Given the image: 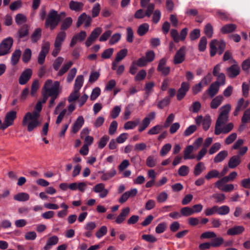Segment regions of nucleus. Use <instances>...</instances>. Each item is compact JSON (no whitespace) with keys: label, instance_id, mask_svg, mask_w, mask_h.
I'll return each instance as SVG.
<instances>
[{"label":"nucleus","instance_id":"obj_39","mask_svg":"<svg viewBox=\"0 0 250 250\" xmlns=\"http://www.w3.org/2000/svg\"><path fill=\"white\" fill-rule=\"evenodd\" d=\"M229 116L219 115L216 122L215 127H221L223 125L225 124L228 121Z\"/></svg>","mask_w":250,"mask_h":250},{"label":"nucleus","instance_id":"obj_58","mask_svg":"<svg viewBox=\"0 0 250 250\" xmlns=\"http://www.w3.org/2000/svg\"><path fill=\"white\" fill-rule=\"evenodd\" d=\"M134 33L132 29L130 27L126 28V41L128 42H132L133 41Z\"/></svg>","mask_w":250,"mask_h":250},{"label":"nucleus","instance_id":"obj_59","mask_svg":"<svg viewBox=\"0 0 250 250\" xmlns=\"http://www.w3.org/2000/svg\"><path fill=\"white\" fill-rule=\"evenodd\" d=\"M207 40L205 37H202L199 42L198 48L200 51H204L207 46Z\"/></svg>","mask_w":250,"mask_h":250},{"label":"nucleus","instance_id":"obj_15","mask_svg":"<svg viewBox=\"0 0 250 250\" xmlns=\"http://www.w3.org/2000/svg\"><path fill=\"white\" fill-rule=\"evenodd\" d=\"M93 190L96 193H99V196L102 198L105 197L109 192L108 190L105 188V186L103 183L96 185L93 188Z\"/></svg>","mask_w":250,"mask_h":250},{"label":"nucleus","instance_id":"obj_18","mask_svg":"<svg viewBox=\"0 0 250 250\" xmlns=\"http://www.w3.org/2000/svg\"><path fill=\"white\" fill-rule=\"evenodd\" d=\"M233 128V124L230 123L225 125L223 127H215L214 134L218 135L221 133L227 134L229 133Z\"/></svg>","mask_w":250,"mask_h":250},{"label":"nucleus","instance_id":"obj_9","mask_svg":"<svg viewBox=\"0 0 250 250\" xmlns=\"http://www.w3.org/2000/svg\"><path fill=\"white\" fill-rule=\"evenodd\" d=\"M167 62V59L163 58L161 59L159 62L157 68L158 71L161 73V75L164 76H167L170 71L169 66H166Z\"/></svg>","mask_w":250,"mask_h":250},{"label":"nucleus","instance_id":"obj_7","mask_svg":"<svg viewBox=\"0 0 250 250\" xmlns=\"http://www.w3.org/2000/svg\"><path fill=\"white\" fill-rule=\"evenodd\" d=\"M220 86L218 84V82H213L212 83L208 88L206 91L202 96V99L204 100H206L207 98V95H208L210 98H213L219 92Z\"/></svg>","mask_w":250,"mask_h":250},{"label":"nucleus","instance_id":"obj_52","mask_svg":"<svg viewBox=\"0 0 250 250\" xmlns=\"http://www.w3.org/2000/svg\"><path fill=\"white\" fill-rule=\"evenodd\" d=\"M156 158L154 156H148L146 160V165L149 167H153L156 164Z\"/></svg>","mask_w":250,"mask_h":250},{"label":"nucleus","instance_id":"obj_46","mask_svg":"<svg viewBox=\"0 0 250 250\" xmlns=\"http://www.w3.org/2000/svg\"><path fill=\"white\" fill-rule=\"evenodd\" d=\"M31 55H32V51H31V49L29 48H26L24 50V51L23 53V55H22V61L25 63L28 62L31 59Z\"/></svg>","mask_w":250,"mask_h":250},{"label":"nucleus","instance_id":"obj_38","mask_svg":"<svg viewBox=\"0 0 250 250\" xmlns=\"http://www.w3.org/2000/svg\"><path fill=\"white\" fill-rule=\"evenodd\" d=\"M103 174L101 177V179L102 181H107L114 176L116 174V171L115 169H111L110 171L104 173L101 172Z\"/></svg>","mask_w":250,"mask_h":250},{"label":"nucleus","instance_id":"obj_53","mask_svg":"<svg viewBox=\"0 0 250 250\" xmlns=\"http://www.w3.org/2000/svg\"><path fill=\"white\" fill-rule=\"evenodd\" d=\"M163 129V126L161 125H157L151 128L148 131V134L149 135H155L158 134Z\"/></svg>","mask_w":250,"mask_h":250},{"label":"nucleus","instance_id":"obj_20","mask_svg":"<svg viewBox=\"0 0 250 250\" xmlns=\"http://www.w3.org/2000/svg\"><path fill=\"white\" fill-rule=\"evenodd\" d=\"M29 34V27L27 25L25 24L20 27L17 34L15 35V37L20 40L26 37H27Z\"/></svg>","mask_w":250,"mask_h":250},{"label":"nucleus","instance_id":"obj_60","mask_svg":"<svg viewBox=\"0 0 250 250\" xmlns=\"http://www.w3.org/2000/svg\"><path fill=\"white\" fill-rule=\"evenodd\" d=\"M168 198V195L165 191H163L159 193L156 199L158 203H163L165 202Z\"/></svg>","mask_w":250,"mask_h":250},{"label":"nucleus","instance_id":"obj_30","mask_svg":"<svg viewBox=\"0 0 250 250\" xmlns=\"http://www.w3.org/2000/svg\"><path fill=\"white\" fill-rule=\"evenodd\" d=\"M193 146L189 145L187 146L184 152V158L185 160L192 159L195 158L194 155H190L193 151Z\"/></svg>","mask_w":250,"mask_h":250},{"label":"nucleus","instance_id":"obj_47","mask_svg":"<svg viewBox=\"0 0 250 250\" xmlns=\"http://www.w3.org/2000/svg\"><path fill=\"white\" fill-rule=\"evenodd\" d=\"M216 177H220V175L219 172L216 169L209 171L205 176V178L208 180Z\"/></svg>","mask_w":250,"mask_h":250},{"label":"nucleus","instance_id":"obj_50","mask_svg":"<svg viewBox=\"0 0 250 250\" xmlns=\"http://www.w3.org/2000/svg\"><path fill=\"white\" fill-rule=\"evenodd\" d=\"M127 49H123L117 53L115 60H116V62H120L127 55Z\"/></svg>","mask_w":250,"mask_h":250},{"label":"nucleus","instance_id":"obj_55","mask_svg":"<svg viewBox=\"0 0 250 250\" xmlns=\"http://www.w3.org/2000/svg\"><path fill=\"white\" fill-rule=\"evenodd\" d=\"M211 120L209 116H206L203 119V127L205 130L207 131L210 127Z\"/></svg>","mask_w":250,"mask_h":250},{"label":"nucleus","instance_id":"obj_48","mask_svg":"<svg viewBox=\"0 0 250 250\" xmlns=\"http://www.w3.org/2000/svg\"><path fill=\"white\" fill-rule=\"evenodd\" d=\"M73 64L72 62L69 61L67 62L66 63L64 64L58 73V76H61L65 73L70 68V67Z\"/></svg>","mask_w":250,"mask_h":250},{"label":"nucleus","instance_id":"obj_2","mask_svg":"<svg viewBox=\"0 0 250 250\" xmlns=\"http://www.w3.org/2000/svg\"><path fill=\"white\" fill-rule=\"evenodd\" d=\"M66 16L65 12H61L60 13L54 10L51 9L46 18L45 26L46 28H49L50 30H54L58 25L62 19Z\"/></svg>","mask_w":250,"mask_h":250},{"label":"nucleus","instance_id":"obj_44","mask_svg":"<svg viewBox=\"0 0 250 250\" xmlns=\"http://www.w3.org/2000/svg\"><path fill=\"white\" fill-rule=\"evenodd\" d=\"M83 75H79L75 80L74 89L79 91L83 84Z\"/></svg>","mask_w":250,"mask_h":250},{"label":"nucleus","instance_id":"obj_27","mask_svg":"<svg viewBox=\"0 0 250 250\" xmlns=\"http://www.w3.org/2000/svg\"><path fill=\"white\" fill-rule=\"evenodd\" d=\"M59 240V237L56 235L49 237L47 240L45 246L43 247V250H49L51 246L58 243Z\"/></svg>","mask_w":250,"mask_h":250},{"label":"nucleus","instance_id":"obj_26","mask_svg":"<svg viewBox=\"0 0 250 250\" xmlns=\"http://www.w3.org/2000/svg\"><path fill=\"white\" fill-rule=\"evenodd\" d=\"M84 124V119L83 116H79L77 119L76 121L75 122L72 129V132L74 133H76L79 131V130L81 129L82 126Z\"/></svg>","mask_w":250,"mask_h":250},{"label":"nucleus","instance_id":"obj_12","mask_svg":"<svg viewBox=\"0 0 250 250\" xmlns=\"http://www.w3.org/2000/svg\"><path fill=\"white\" fill-rule=\"evenodd\" d=\"M190 88V84L188 82H183L179 88L177 94V99L178 101L182 100L186 95Z\"/></svg>","mask_w":250,"mask_h":250},{"label":"nucleus","instance_id":"obj_17","mask_svg":"<svg viewBox=\"0 0 250 250\" xmlns=\"http://www.w3.org/2000/svg\"><path fill=\"white\" fill-rule=\"evenodd\" d=\"M52 85V81L51 80H47L44 83L43 89L44 91L42 92V95L43 98L42 100L39 101L41 102V104H44L46 102L49 96V93L47 91V88H51Z\"/></svg>","mask_w":250,"mask_h":250},{"label":"nucleus","instance_id":"obj_56","mask_svg":"<svg viewBox=\"0 0 250 250\" xmlns=\"http://www.w3.org/2000/svg\"><path fill=\"white\" fill-rule=\"evenodd\" d=\"M241 122L244 124L250 122V108L245 111L241 119Z\"/></svg>","mask_w":250,"mask_h":250},{"label":"nucleus","instance_id":"obj_34","mask_svg":"<svg viewBox=\"0 0 250 250\" xmlns=\"http://www.w3.org/2000/svg\"><path fill=\"white\" fill-rule=\"evenodd\" d=\"M66 34L64 31H60L57 34L54 44L61 46L62 43L66 38Z\"/></svg>","mask_w":250,"mask_h":250},{"label":"nucleus","instance_id":"obj_22","mask_svg":"<svg viewBox=\"0 0 250 250\" xmlns=\"http://www.w3.org/2000/svg\"><path fill=\"white\" fill-rule=\"evenodd\" d=\"M86 36V33L84 31H81L79 34L75 35L71 39L70 46L71 47L74 46L79 41L80 42L83 41Z\"/></svg>","mask_w":250,"mask_h":250},{"label":"nucleus","instance_id":"obj_16","mask_svg":"<svg viewBox=\"0 0 250 250\" xmlns=\"http://www.w3.org/2000/svg\"><path fill=\"white\" fill-rule=\"evenodd\" d=\"M138 192L136 188H133L123 193L119 199V202L123 204L126 202L129 197H134Z\"/></svg>","mask_w":250,"mask_h":250},{"label":"nucleus","instance_id":"obj_54","mask_svg":"<svg viewBox=\"0 0 250 250\" xmlns=\"http://www.w3.org/2000/svg\"><path fill=\"white\" fill-rule=\"evenodd\" d=\"M79 91L74 89V91L72 92L68 97V101L69 103L75 101L79 98Z\"/></svg>","mask_w":250,"mask_h":250},{"label":"nucleus","instance_id":"obj_25","mask_svg":"<svg viewBox=\"0 0 250 250\" xmlns=\"http://www.w3.org/2000/svg\"><path fill=\"white\" fill-rule=\"evenodd\" d=\"M73 23V19L71 17H68L62 20L60 24L61 31H64L69 28Z\"/></svg>","mask_w":250,"mask_h":250},{"label":"nucleus","instance_id":"obj_49","mask_svg":"<svg viewBox=\"0 0 250 250\" xmlns=\"http://www.w3.org/2000/svg\"><path fill=\"white\" fill-rule=\"evenodd\" d=\"M227 183H228L227 179L224 177L215 183V187L222 191L224 186L226 185L225 184Z\"/></svg>","mask_w":250,"mask_h":250},{"label":"nucleus","instance_id":"obj_13","mask_svg":"<svg viewBox=\"0 0 250 250\" xmlns=\"http://www.w3.org/2000/svg\"><path fill=\"white\" fill-rule=\"evenodd\" d=\"M16 117L17 112L15 111L12 110L8 112L5 115L4 121L5 127H7V128L8 126L12 125Z\"/></svg>","mask_w":250,"mask_h":250},{"label":"nucleus","instance_id":"obj_36","mask_svg":"<svg viewBox=\"0 0 250 250\" xmlns=\"http://www.w3.org/2000/svg\"><path fill=\"white\" fill-rule=\"evenodd\" d=\"M140 123V119H137L135 121H130L125 123L124 125V128L126 129H132L137 126Z\"/></svg>","mask_w":250,"mask_h":250},{"label":"nucleus","instance_id":"obj_1","mask_svg":"<svg viewBox=\"0 0 250 250\" xmlns=\"http://www.w3.org/2000/svg\"><path fill=\"white\" fill-rule=\"evenodd\" d=\"M42 109V104L38 101L33 112L32 113L28 112L23 117L22 125L23 126L27 127L29 132H31L40 125L41 123L39 121V118Z\"/></svg>","mask_w":250,"mask_h":250},{"label":"nucleus","instance_id":"obj_29","mask_svg":"<svg viewBox=\"0 0 250 250\" xmlns=\"http://www.w3.org/2000/svg\"><path fill=\"white\" fill-rule=\"evenodd\" d=\"M237 26L235 24H227L221 28V32L223 34H228L235 31Z\"/></svg>","mask_w":250,"mask_h":250},{"label":"nucleus","instance_id":"obj_4","mask_svg":"<svg viewBox=\"0 0 250 250\" xmlns=\"http://www.w3.org/2000/svg\"><path fill=\"white\" fill-rule=\"evenodd\" d=\"M217 46L218 49L219 55H221L226 48V43L223 41L218 42L216 40H213L209 43L210 49V55L211 57L214 56L216 53Z\"/></svg>","mask_w":250,"mask_h":250},{"label":"nucleus","instance_id":"obj_19","mask_svg":"<svg viewBox=\"0 0 250 250\" xmlns=\"http://www.w3.org/2000/svg\"><path fill=\"white\" fill-rule=\"evenodd\" d=\"M130 210V209L129 207L123 208L119 215L117 217L115 222L118 224L122 223L129 214Z\"/></svg>","mask_w":250,"mask_h":250},{"label":"nucleus","instance_id":"obj_32","mask_svg":"<svg viewBox=\"0 0 250 250\" xmlns=\"http://www.w3.org/2000/svg\"><path fill=\"white\" fill-rule=\"evenodd\" d=\"M21 52L20 49L16 50L12 54L11 62L12 65H16L21 57Z\"/></svg>","mask_w":250,"mask_h":250},{"label":"nucleus","instance_id":"obj_8","mask_svg":"<svg viewBox=\"0 0 250 250\" xmlns=\"http://www.w3.org/2000/svg\"><path fill=\"white\" fill-rule=\"evenodd\" d=\"M233 64L226 69V72L229 77L234 78L237 77L240 72V68L237 62L234 59H231Z\"/></svg>","mask_w":250,"mask_h":250},{"label":"nucleus","instance_id":"obj_10","mask_svg":"<svg viewBox=\"0 0 250 250\" xmlns=\"http://www.w3.org/2000/svg\"><path fill=\"white\" fill-rule=\"evenodd\" d=\"M186 47L182 46L176 52L173 58V62L174 64H180L185 61L186 54Z\"/></svg>","mask_w":250,"mask_h":250},{"label":"nucleus","instance_id":"obj_42","mask_svg":"<svg viewBox=\"0 0 250 250\" xmlns=\"http://www.w3.org/2000/svg\"><path fill=\"white\" fill-rule=\"evenodd\" d=\"M217 213L220 215H225L229 213L230 208L229 207L226 205L221 207L217 206Z\"/></svg>","mask_w":250,"mask_h":250},{"label":"nucleus","instance_id":"obj_24","mask_svg":"<svg viewBox=\"0 0 250 250\" xmlns=\"http://www.w3.org/2000/svg\"><path fill=\"white\" fill-rule=\"evenodd\" d=\"M241 163V160L239 156L234 155L229 159L228 162V167L230 168H234L238 166Z\"/></svg>","mask_w":250,"mask_h":250},{"label":"nucleus","instance_id":"obj_43","mask_svg":"<svg viewBox=\"0 0 250 250\" xmlns=\"http://www.w3.org/2000/svg\"><path fill=\"white\" fill-rule=\"evenodd\" d=\"M205 169V167L204 166V163L202 162H199L194 167L193 171L194 175L196 176L199 175Z\"/></svg>","mask_w":250,"mask_h":250},{"label":"nucleus","instance_id":"obj_23","mask_svg":"<svg viewBox=\"0 0 250 250\" xmlns=\"http://www.w3.org/2000/svg\"><path fill=\"white\" fill-rule=\"evenodd\" d=\"M83 7V3L82 2L71 0L69 3V7L72 11L76 12L81 11Z\"/></svg>","mask_w":250,"mask_h":250},{"label":"nucleus","instance_id":"obj_61","mask_svg":"<svg viewBox=\"0 0 250 250\" xmlns=\"http://www.w3.org/2000/svg\"><path fill=\"white\" fill-rule=\"evenodd\" d=\"M121 34L120 33H115L113 34L109 41V43L113 45L117 43L121 39Z\"/></svg>","mask_w":250,"mask_h":250},{"label":"nucleus","instance_id":"obj_28","mask_svg":"<svg viewBox=\"0 0 250 250\" xmlns=\"http://www.w3.org/2000/svg\"><path fill=\"white\" fill-rule=\"evenodd\" d=\"M224 100L222 95H218L214 98L210 102V106L212 109L217 108L222 104Z\"/></svg>","mask_w":250,"mask_h":250},{"label":"nucleus","instance_id":"obj_3","mask_svg":"<svg viewBox=\"0 0 250 250\" xmlns=\"http://www.w3.org/2000/svg\"><path fill=\"white\" fill-rule=\"evenodd\" d=\"M59 86L60 83L58 81H55L51 88H47V91L49 93V97H51V99L49 101L48 107L51 108L54 105L55 100L58 97L59 94Z\"/></svg>","mask_w":250,"mask_h":250},{"label":"nucleus","instance_id":"obj_31","mask_svg":"<svg viewBox=\"0 0 250 250\" xmlns=\"http://www.w3.org/2000/svg\"><path fill=\"white\" fill-rule=\"evenodd\" d=\"M29 195L25 192H20L14 196V199L19 202H25L29 199Z\"/></svg>","mask_w":250,"mask_h":250},{"label":"nucleus","instance_id":"obj_57","mask_svg":"<svg viewBox=\"0 0 250 250\" xmlns=\"http://www.w3.org/2000/svg\"><path fill=\"white\" fill-rule=\"evenodd\" d=\"M231 109V105L229 104H227L220 108V114L222 115L228 116Z\"/></svg>","mask_w":250,"mask_h":250},{"label":"nucleus","instance_id":"obj_21","mask_svg":"<svg viewBox=\"0 0 250 250\" xmlns=\"http://www.w3.org/2000/svg\"><path fill=\"white\" fill-rule=\"evenodd\" d=\"M245 230V228L242 226H235L228 229L227 234L228 235L233 236L239 235Z\"/></svg>","mask_w":250,"mask_h":250},{"label":"nucleus","instance_id":"obj_14","mask_svg":"<svg viewBox=\"0 0 250 250\" xmlns=\"http://www.w3.org/2000/svg\"><path fill=\"white\" fill-rule=\"evenodd\" d=\"M32 71L30 68H27L22 72L19 78V83L21 85L25 84L30 80L32 76Z\"/></svg>","mask_w":250,"mask_h":250},{"label":"nucleus","instance_id":"obj_6","mask_svg":"<svg viewBox=\"0 0 250 250\" xmlns=\"http://www.w3.org/2000/svg\"><path fill=\"white\" fill-rule=\"evenodd\" d=\"M155 9V5L154 3L149 4L147 7V9L145 13L142 9H140L136 11L134 14V18L137 19L144 18L145 16L150 17L153 13Z\"/></svg>","mask_w":250,"mask_h":250},{"label":"nucleus","instance_id":"obj_11","mask_svg":"<svg viewBox=\"0 0 250 250\" xmlns=\"http://www.w3.org/2000/svg\"><path fill=\"white\" fill-rule=\"evenodd\" d=\"M92 21V18L90 16L86 15L85 13H83L78 18L76 26L79 27L84 22V27H89Z\"/></svg>","mask_w":250,"mask_h":250},{"label":"nucleus","instance_id":"obj_51","mask_svg":"<svg viewBox=\"0 0 250 250\" xmlns=\"http://www.w3.org/2000/svg\"><path fill=\"white\" fill-rule=\"evenodd\" d=\"M211 197L215 199L216 203H223L226 199L225 195L223 193H214Z\"/></svg>","mask_w":250,"mask_h":250},{"label":"nucleus","instance_id":"obj_37","mask_svg":"<svg viewBox=\"0 0 250 250\" xmlns=\"http://www.w3.org/2000/svg\"><path fill=\"white\" fill-rule=\"evenodd\" d=\"M244 109H245L244 106V99L243 98H241L238 100L237 103L235 111L233 112L234 116H237L238 113Z\"/></svg>","mask_w":250,"mask_h":250},{"label":"nucleus","instance_id":"obj_35","mask_svg":"<svg viewBox=\"0 0 250 250\" xmlns=\"http://www.w3.org/2000/svg\"><path fill=\"white\" fill-rule=\"evenodd\" d=\"M149 27L148 24L143 23L138 27L137 32L139 36H143L148 31Z\"/></svg>","mask_w":250,"mask_h":250},{"label":"nucleus","instance_id":"obj_64","mask_svg":"<svg viewBox=\"0 0 250 250\" xmlns=\"http://www.w3.org/2000/svg\"><path fill=\"white\" fill-rule=\"evenodd\" d=\"M200 31L199 29H195L189 34V38L191 41H194L199 38Z\"/></svg>","mask_w":250,"mask_h":250},{"label":"nucleus","instance_id":"obj_62","mask_svg":"<svg viewBox=\"0 0 250 250\" xmlns=\"http://www.w3.org/2000/svg\"><path fill=\"white\" fill-rule=\"evenodd\" d=\"M114 52V49L110 48L105 49L102 54L101 57L104 59H109L112 55Z\"/></svg>","mask_w":250,"mask_h":250},{"label":"nucleus","instance_id":"obj_33","mask_svg":"<svg viewBox=\"0 0 250 250\" xmlns=\"http://www.w3.org/2000/svg\"><path fill=\"white\" fill-rule=\"evenodd\" d=\"M228 155L227 150H222L218 153L214 157L213 161L215 163H220L223 161Z\"/></svg>","mask_w":250,"mask_h":250},{"label":"nucleus","instance_id":"obj_41","mask_svg":"<svg viewBox=\"0 0 250 250\" xmlns=\"http://www.w3.org/2000/svg\"><path fill=\"white\" fill-rule=\"evenodd\" d=\"M42 36V29L40 28H36L32 35H31V39L33 42H36L41 38Z\"/></svg>","mask_w":250,"mask_h":250},{"label":"nucleus","instance_id":"obj_40","mask_svg":"<svg viewBox=\"0 0 250 250\" xmlns=\"http://www.w3.org/2000/svg\"><path fill=\"white\" fill-rule=\"evenodd\" d=\"M170 103V99L168 96L165 97L163 99L160 100L157 103V107L159 109H163L168 106Z\"/></svg>","mask_w":250,"mask_h":250},{"label":"nucleus","instance_id":"obj_63","mask_svg":"<svg viewBox=\"0 0 250 250\" xmlns=\"http://www.w3.org/2000/svg\"><path fill=\"white\" fill-rule=\"evenodd\" d=\"M63 61L64 59L62 57H59L55 60L53 64V66L56 71L58 70Z\"/></svg>","mask_w":250,"mask_h":250},{"label":"nucleus","instance_id":"obj_45","mask_svg":"<svg viewBox=\"0 0 250 250\" xmlns=\"http://www.w3.org/2000/svg\"><path fill=\"white\" fill-rule=\"evenodd\" d=\"M204 33L209 38L212 37L213 34V27L209 23H207L204 28Z\"/></svg>","mask_w":250,"mask_h":250},{"label":"nucleus","instance_id":"obj_5","mask_svg":"<svg viewBox=\"0 0 250 250\" xmlns=\"http://www.w3.org/2000/svg\"><path fill=\"white\" fill-rule=\"evenodd\" d=\"M13 44V40L11 37L3 40L0 43V56L9 54Z\"/></svg>","mask_w":250,"mask_h":250}]
</instances>
